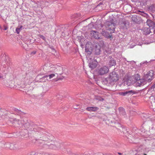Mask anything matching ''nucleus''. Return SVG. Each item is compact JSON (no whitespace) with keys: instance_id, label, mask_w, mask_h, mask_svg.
I'll return each instance as SVG.
<instances>
[{"instance_id":"12","label":"nucleus","mask_w":155,"mask_h":155,"mask_svg":"<svg viewBox=\"0 0 155 155\" xmlns=\"http://www.w3.org/2000/svg\"><path fill=\"white\" fill-rule=\"evenodd\" d=\"M99 109V108L97 107H88L86 108V110L90 112H95L98 110Z\"/></svg>"},{"instance_id":"13","label":"nucleus","mask_w":155,"mask_h":155,"mask_svg":"<svg viewBox=\"0 0 155 155\" xmlns=\"http://www.w3.org/2000/svg\"><path fill=\"white\" fill-rule=\"evenodd\" d=\"M135 92L132 90L130 91H125L124 92H121L119 93V94L120 95L125 96L126 95L129 94H134Z\"/></svg>"},{"instance_id":"10","label":"nucleus","mask_w":155,"mask_h":155,"mask_svg":"<svg viewBox=\"0 0 155 155\" xmlns=\"http://www.w3.org/2000/svg\"><path fill=\"white\" fill-rule=\"evenodd\" d=\"M63 68L61 67H57L55 68L54 71L57 74H62Z\"/></svg>"},{"instance_id":"14","label":"nucleus","mask_w":155,"mask_h":155,"mask_svg":"<svg viewBox=\"0 0 155 155\" xmlns=\"http://www.w3.org/2000/svg\"><path fill=\"white\" fill-rule=\"evenodd\" d=\"M97 61L94 60L92 62V63H90L89 64V67L91 68L94 69L96 68L97 64Z\"/></svg>"},{"instance_id":"19","label":"nucleus","mask_w":155,"mask_h":155,"mask_svg":"<svg viewBox=\"0 0 155 155\" xmlns=\"http://www.w3.org/2000/svg\"><path fill=\"white\" fill-rule=\"evenodd\" d=\"M101 47L100 46H96L95 49V54L96 55H98L100 54L101 51Z\"/></svg>"},{"instance_id":"18","label":"nucleus","mask_w":155,"mask_h":155,"mask_svg":"<svg viewBox=\"0 0 155 155\" xmlns=\"http://www.w3.org/2000/svg\"><path fill=\"white\" fill-rule=\"evenodd\" d=\"M55 74H51L49 75H46L45 76H44L41 78V79H45L46 78V80H48V78L49 77V79H51L53 78Z\"/></svg>"},{"instance_id":"1","label":"nucleus","mask_w":155,"mask_h":155,"mask_svg":"<svg viewBox=\"0 0 155 155\" xmlns=\"http://www.w3.org/2000/svg\"><path fill=\"white\" fill-rule=\"evenodd\" d=\"M20 122L22 127H24L25 130L28 131H30L32 133L34 132L41 131L44 130L37 125L28 121L25 118H23L22 121Z\"/></svg>"},{"instance_id":"35","label":"nucleus","mask_w":155,"mask_h":155,"mask_svg":"<svg viewBox=\"0 0 155 155\" xmlns=\"http://www.w3.org/2000/svg\"><path fill=\"white\" fill-rule=\"evenodd\" d=\"M118 154H121V153H118Z\"/></svg>"},{"instance_id":"11","label":"nucleus","mask_w":155,"mask_h":155,"mask_svg":"<svg viewBox=\"0 0 155 155\" xmlns=\"http://www.w3.org/2000/svg\"><path fill=\"white\" fill-rule=\"evenodd\" d=\"M91 35L92 36L96 39H100L99 35L98 33L95 31H91Z\"/></svg>"},{"instance_id":"17","label":"nucleus","mask_w":155,"mask_h":155,"mask_svg":"<svg viewBox=\"0 0 155 155\" xmlns=\"http://www.w3.org/2000/svg\"><path fill=\"white\" fill-rule=\"evenodd\" d=\"M14 110L15 112V114L18 115H23L25 114L24 112L21 111L16 108H15L14 109Z\"/></svg>"},{"instance_id":"7","label":"nucleus","mask_w":155,"mask_h":155,"mask_svg":"<svg viewBox=\"0 0 155 155\" xmlns=\"http://www.w3.org/2000/svg\"><path fill=\"white\" fill-rule=\"evenodd\" d=\"M47 3L48 2L44 1L38 2L37 3L35 4V7L36 8H41V9H42V7H44L46 5V3Z\"/></svg>"},{"instance_id":"27","label":"nucleus","mask_w":155,"mask_h":155,"mask_svg":"<svg viewBox=\"0 0 155 155\" xmlns=\"http://www.w3.org/2000/svg\"><path fill=\"white\" fill-rule=\"evenodd\" d=\"M36 53V51H32V52H31V55H33L35 54Z\"/></svg>"},{"instance_id":"8","label":"nucleus","mask_w":155,"mask_h":155,"mask_svg":"<svg viewBox=\"0 0 155 155\" xmlns=\"http://www.w3.org/2000/svg\"><path fill=\"white\" fill-rule=\"evenodd\" d=\"M91 45L89 43H87L85 46V52L88 54H91Z\"/></svg>"},{"instance_id":"3","label":"nucleus","mask_w":155,"mask_h":155,"mask_svg":"<svg viewBox=\"0 0 155 155\" xmlns=\"http://www.w3.org/2000/svg\"><path fill=\"white\" fill-rule=\"evenodd\" d=\"M153 71H150L146 74L144 76V78L146 81L149 82L151 81L153 78Z\"/></svg>"},{"instance_id":"21","label":"nucleus","mask_w":155,"mask_h":155,"mask_svg":"<svg viewBox=\"0 0 155 155\" xmlns=\"http://www.w3.org/2000/svg\"><path fill=\"white\" fill-rule=\"evenodd\" d=\"M23 28V26L22 25H19L18 26L16 29V32L17 34H19V32L21 31V30L22 29V28Z\"/></svg>"},{"instance_id":"5","label":"nucleus","mask_w":155,"mask_h":155,"mask_svg":"<svg viewBox=\"0 0 155 155\" xmlns=\"http://www.w3.org/2000/svg\"><path fill=\"white\" fill-rule=\"evenodd\" d=\"M108 71V68L106 66H104L98 69V72L99 74L102 75L107 73Z\"/></svg>"},{"instance_id":"37","label":"nucleus","mask_w":155,"mask_h":155,"mask_svg":"<svg viewBox=\"0 0 155 155\" xmlns=\"http://www.w3.org/2000/svg\"><path fill=\"white\" fill-rule=\"evenodd\" d=\"M40 140H38V142H39V141Z\"/></svg>"},{"instance_id":"31","label":"nucleus","mask_w":155,"mask_h":155,"mask_svg":"<svg viewBox=\"0 0 155 155\" xmlns=\"http://www.w3.org/2000/svg\"><path fill=\"white\" fill-rule=\"evenodd\" d=\"M8 29V27H7L6 26H4V30H6L7 29Z\"/></svg>"},{"instance_id":"33","label":"nucleus","mask_w":155,"mask_h":155,"mask_svg":"<svg viewBox=\"0 0 155 155\" xmlns=\"http://www.w3.org/2000/svg\"><path fill=\"white\" fill-rule=\"evenodd\" d=\"M32 141H35V143H37V142H36H36L37 141V140H32Z\"/></svg>"},{"instance_id":"6","label":"nucleus","mask_w":155,"mask_h":155,"mask_svg":"<svg viewBox=\"0 0 155 155\" xmlns=\"http://www.w3.org/2000/svg\"><path fill=\"white\" fill-rule=\"evenodd\" d=\"M115 26V24L112 22L107 21L105 24V27L106 28V30L109 31L110 30L114 29Z\"/></svg>"},{"instance_id":"16","label":"nucleus","mask_w":155,"mask_h":155,"mask_svg":"<svg viewBox=\"0 0 155 155\" xmlns=\"http://www.w3.org/2000/svg\"><path fill=\"white\" fill-rule=\"evenodd\" d=\"M150 29L147 27H144L143 28V33L145 35H147L150 34V32H151L150 31V29Z\"/></svg>"},{"instance_id":"29","label":"nucleus","mask_w":155,"mask_h":155,"mask_svg":"<svg viewBox=\"0 0 155 155\" xmlns=\"http://www.w3.org/2000/svg\"><path fill=\"white\" fill-rule=\"evenodd\" d=\"M18 119L16 118H15L13 120L15 122V123H17V122L18 121Z\"/></svg>"},{"instance_id":"22","label":"nucleus","mask_w":155,"mask_h":155,"mask_svg":"<svg viewBox=\"0 0 155 155\" xmlns=\"http://www.w3.org/2000/svg\"><path fill=\"white\" fill-rule=\"evenodd\" d=\"M116 64V61L114 60H111L109 62V65L110 66L114 65Z\"/></svg>"},{"instance_id":"24","label":"nucleus","mask_w":155,"mask_h":155,"mask_svg":"<svg viewBox=\"0 0 155 155\" xmlns=\"http://www.w3.org/2000/svg\"><path fill=\"white\" fill-rule=\"evenodd\" d=\"M5 78H4V77L3 75L2 74H0V80L1 81H4V79Z\"/></svg>"},{"instance_id":"9","label":"nucleus","mask_w":155,"mask_h":155,"mask_svg":"<svg viewBox=\"0 0 155 155\" xmlns=\"http://www.w3.org/2000/svg\"><path fill=\"white\" fill-rule=\"evenodd\" d=\"M147 24L151 29H154L155 28V24L154 22L150 19H148L147 21Z\"/></svg>"},{"instance_id":"20","label":"nucleus","mask_w":155,"mask_h":155,"mask_svg":"<svg viewBox=\"0 0 155 155\" xmlns=\"http://www.w3.org/2000/svg\"><path fill=\"white\" fill-rule=\"evenodd\" d=\"M137 78H136V80L137 81V83L140 84V85H139V86H140V85H142V82L143 81V80L140 79V78L139 77H138V75H137Z\"/></svg>"},{"instance_id":"23","label":"nucleus","mask_w":155,"mask_h":155,"mask_svg":"<svg viewBox=\"0 0 155 155\" xmlns=\"http://www.w3.org/2000/svg\"><path fill=\"white\" fill-rule=\"evenodd\" d=\"M38 36L40 38H41L43 40H44V41L46 40V38L43 35H38Z\"/></svg>"},{"instance_id":"30","label":"nucleus","mask_w":155,"mask_h":155,"mask_svg":"<svg viewBox=\"0 0 155 155\" xmlns=\"http://www.w3.org/2000/svg\"><path fill=\"white\" fill-rule=\"evenodd\" d=\"M35 152H32L31 153V154L30 155H35Z\"/></svg>"},{"instance_id":"39","label":"nucleus","mask_w":155,"mask_h":155,"mask_svg":"<svg viewBox=\"0 0 155 155\" xmlns=\"http://www.w3.org/2000/svg\"><path fill=\"white\" fill-rule=\"evenodd\" d=\"M154 104H155V103H154Z\"/></svg>"},{"instance_id":"26","label":"nucleus","mask_w":155,"mask_h":155,"mask_svg":"<svg viewBox=\"0 0 155 155\" xmlns=\"http://www.w3.org/2000/svg\"><path fill=\"white\" fill-rule=\"evenodd\" d=\"M126 84L129 86L130 85V84L131 81H130L128 80L127 81H125V84H126Z\"/></svg>"},{"instance_id":"32","label":"nucleus","mask_w":155,"mask_h":155,"mask_svg":"<svg viewBox=\"0 0 155 155\" xmlns=\"http://www.w3.org/2000/svg\"><path fill=\"white\" fill-rule=\"evenodd\" d=\"M41 78V79L42 80V81L43 80H44V81H45V80H46V78H45V79H41V78Z\"/></svg>"},{"instance_id":"34","label":"nucleus","mask_w":155,"mask_h":155,"mask_svg":"<svg viewBox=\"0 0 155 155\" xmlns=\"http://www.w3.org/2000/svg\"><path fill=\"white\" fill-rule=\"evenodd\" d=\"M11 149H12L11 148ZM12 149H13V150H15V149H16V147L13 148Z\"/></svg>"},{"instance_id":"15","label":"nucleus","mask_w":155,"mask_h":155,"mask_svg":"<svg viewBox=\"0 0 155 155\" xmlns=\"http://www.w3.org/2000/svg\"><path fill=\"white\" fill-rule=\"evenodd\" d=\"M101 33L103 36L107 38H110L112 37L111 35L107 31H105V30H104V29H102Z\"/></svg>"},{"instance_id":"28","label":"nucleus","mask_w":155,"mask_h":155,"mask_svg":"<svg viewBox=\"0 0 155 155\" xmlns=\"http://www.w3.org/2000/svg\"><path fill=\"white\" fill-rule=\"evenodd\" d=\"M49 47L51 48V49L54 50V51L55 50V49L54 48V47L52 46H50V45H49Z\"/></svg>"},{"instance_id":"38","label":"nucleus","mask_w":155,"mask_h":155,"mask_svg":"<svg viewBox=\"0 0 155 155\" xmlns=\"http://www.w3.org/2000/svg\"><path fill=\"white\" fill-rule=\"evenodd\" d=\"M152 107H153V106H152ZM152 108H154L152 107Z\"/></svg>"},{"instance_id":"25","label":"nucleus","mask_w":155,"mask_h":155,"mask_svg":"<svg viewBox=\"0 0 155 155\" xmlns=\"http://www.w3.org/2000/svg\"><path fill=\"white\" fill-rule=\"evenodd\" d=\"M23 120V119L21 120H18V121L17 122V123L18 124L19 126H22L21 124H20V122H22Z\"/></svg>"},{"instance_id":"2","label":"nucleus","mask_w":155,"mask_h":155,"mask_svg":"<svg viewBox=\"0 0 155 155\" xmlns=\"http://www.w3.org/2000/svg\"><path fill=\"white\" fill-rule=\"evenodd\" d=\"M45 133H44L43 136H42V137H40V138H41V140L47 142L44 144L45 145L47 146L46 147L55 149L56 148V146L55 145L50 143V142H52L51 139L52 137L51 134L45 131Z\"/></svg>"},{"instance_id":"4","label":"nucleus","mask_w":155,"mask_h":155,"mask_svg":"<svg viewBox=\"0 0 155 155\" xmlns=\"http://www.w3.org/2000/svg\"><path fill=\"white\" fill-rule=\"evenodd\" d=\"M118 75L115 72H112L110 74L109 79L111 81L116 82L119 79Z\"/></svg>"},{"instance_id":"36","label":"nucleus","mask_w":155,"mask_h":155,"mask_svg":"<svg viewBox=\"0 0 155 155\" xmlns=\"http://www.w3.org/2000/svg\"><path fill=\"white\" fill-rule=\"evenodd\" d=\"M143 155H147V154H145V153H144V154H143Z\"/></svg>"}]
</instances>
